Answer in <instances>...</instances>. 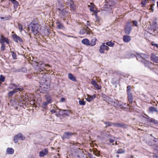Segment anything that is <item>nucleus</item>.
<instances>
[{
    "instance_id": "obj_1",
    "label": "nucleus",
    "mask_w": 158,
    "mask_h": 158,
    "mask_svg": "<svg viewBox=\"0 0 158 158\" xmlns=\"http://www.w3.org/2000/svg\"><path fill=\"white\" fill-rule=\"evenodd\" d=\"M40 27V26L38 24L31 23L30 24L28 28L31 29L34 34L35 35L39 33Z\"/></svg>"
},
{
    "instance_id": "obj_2",
    "label": "nucleus",
    "mask_w": 158,
    "mask_h": 158,
    "mask_svg": "<svg viewBox=\"0 0 158 158\" xmlns=\"http://www.w3.org/2000/svg\"><path fill=\"white\" fill-rule=\"evenodd\" d=\"M56 5L57 6V9L61 16H64L67 14V11L66 9H63V6L61 4H60L58 3Z\"/></svg>"
},
{
    "instance_id": "obj_3",
    "label": "nucleus",
    "mask_w": 158,
    "mask_h": 158,
    "mask_svg": "<svg viewBox=\"0 0 158 158\" xmlns=\"http://www.w3.org/2000/svg\"><path fill=\"white\" fill-rule=\"evenodd\" d=\"M109 102L110 104H112L115 107H119L122 109L124 108L123 105L125 106L126 105V103L123 104L117 100H115V101L110 100Z\"/></svg>"
},
{
    "instance_id": "obj_4",
    "label": "nucleus",
    "mask_w": 158,
    "mask_h": 158,
    "mask_svg": "<svg viewBox=\"0 0 158 158\" xmlns=\"http://www.w3.org/2000/svg\"><path fill=\"white\" fill-rule=\"evenodd\" d=\"M109 49V48L106 45L105 43H103L100 46L99 49V52L101 53H105V51H108Z\"/></svg>"
},
{
    "instance_id": "obj_5",
    "label": "nucleus",
    "mask_w": 158,
    "mask_h": 158,
    "mask_svg": "<svg viewBox=\"0 0 158 158\" xmlns=\"http://www.w3.org/2000/svg\"><path fill=\"white\" fill-rule=\"evenodd\" d=\"M136 57L137 60L140 61H142V60L141 59L145 60V59L148 57V56L143 53H139L137 54Z\"/></svg>"
},
{
    "instance_id": "obj_6",
    "label": "nucleus",
    "mask_w": 158,
    "mask_h": 158,
    "mask_svg": "<svg viewBox=\"0 0 158 158\" xmlns=\"http://www.w3.org/2000/svg\"><path fill=\"white\" fill-rule=\"evenodd\" d=\"M66 4L68 6H69L70 8L73 10H74L76 9L75 5L72 0H68L66 2Z\"/></svg>"
},
{
    "instance_id": "obj_7",
    "label": "nucleus",
    "mask_w": 158,
    "mask_h": 158,
    "mask_svg": "<svg viewBox=\"0 0 158 158\" xmlns=\"http://www.w3.org/2000/svg\"><path fill=\"white\" fill-rule=\"evenodd\" d=\"M9 89H13V91L17 92L20 90V89L18 86L13 84H11L10 85Z\"/></svg>"
},
{
    "instance_id": "obj_8",
    "label": "nucleus",
    "mask_w": 158,
    "mask_h": 158,
    "mask_svg": "<svg viewBox=\"0 0 158 158\" xmlns=\"http://www.w3.org/2000/svg\"><path fill=\"white\" fill-rule=\"evenodd\" d=\"M85 33H86L87 34H89L90 33V29L88 27H84L80 31V34H83Z\"/></svg>"
},
{
    "instance_id": "obj_9",
    "label": "nucleus",
    "mask_w": 158,
    "mask_h": 158,
    "mask_svg": "<svg viewBox=\"0 0 158 158\" xmlns=\"http://www.w3.org/2000/svg\"><path fill=\"white\" fill-rule=\"evenodd\" d=\"M73 134V133L69 132H65L64 133V134L63 136V139H69L72 136Z\"/></svg>"
},
{
    "instance_id": "obj_10",
    "label": "nucleus",
    "mask_w": 158,
    "mask_h": 158,
    "mask_svg": "<svg viewBox=\"0 0 158 158\" xmlns=\"http://www.w3.org/2000/svg\"><path fill=\"white\" fill-rule=\"evenodd\" d=\"M5 42H6L8 44L9 43V41L8 38L4 37L3 35H2L1 38H0V43L1 44H5Z\"/></svg>"
},
{
    "instance_id": "obj_11",
    "label": "nucleus",
    "mask_w": 158,
    "mask_h": 158,
    "mask_svg": "<svg viewBox=\"0 0 158 158\" xmlns=\"http://www.w3.org/2000/svg\"><path fill=\"white\" fill-rule=\"evenodd\" d=\"M13 37L14 40L17 43H18V42H22L23 41L22 39L20 37L17 35L16 34L13 35Z\"/></svg>"
},
{
    "instance_id": "obj_12",
    "label": "nucleus",
    "mask_w": 158,
    "mask_h": 158,
    "mask_svg": "<svg viewBox=\"0 0 158 158\" xmlns=\"http://www.w3.org/2000/svg\"><path fill=\"white\" fill-rule=\"evenodd\" d=\"M91 84L97 89H100L101 88V86L98 85L95 80L92 79L91 80Z\"/></svg>"
},
{
    "instance_id": "obj_13",
    "label": "nucleus",
    "mask_w": 158,
    "mask_h": 158,
    "mask_svg": "<svg viewBox=\"0 0 158 158\" xmlns=\"http://www.w3.org/2000/svg\"><path fill=\"white\" fill-rule=\"evenodd\" d=\"M48 153V151L47 149L45 148L44 150L41 151L39 152V156L40 157H44L47 155Z\"/></svg>"
},
{
    "instance_id": "obj_14",
    "label": "nucleus",
    "mask_w": 158,
    "mask_h": 158,
    "mask_svg": "<svg viewBox=\"0 0 158 158\" xmlns=\"http://www.w3.org/2000/svg\"><path fill=\"white\" fill-rule=\"evenodd\" d=\"M90 5H88L90 7L89 8L90 10L94 13H97V12H98V11H97V10H94V9L96 8L95 6L92 3H90Z\"/></svg>"
},
{
    "instance_id": "obj_15",
    "label": "nucleus",
    "mask_w": 158,
    "mask_h": 158,
    "mask_svg": "<svg viewBox=\"0 0 158 158\" xmlns=\"http://www.w3.org/2000/svg\"><path fill=\"white\" fill-rule=\"evenodd\" d=\"M151 58L153 61L155 63H158V56H156L154 54H151Z\"/></svg>"
},
{
    "instance_id": "obj_16",
    "label": "nucleus",
    "mask_w": 158,
    "mask_h": 158,
    "mask_svg": "<svg viewBox=\"0 0 158 158\" xmlns=\"http://www.w3.org/2000/svg\"><path fill=\"white\" fill-rule=\"evenodd\" d=\"M96 95L94 94L92 96L88 95L87 97L86 98V99L89 102L92 101L96 97Z\"/></svg>"
},
{
    "instance_id": "obj_17",
    "label": "nucleus",
    "mask_w": 158,
    "mask_h": 158,
    "mask_svg": "<svg viewBox=\"0 0 158 158\" xmlns=\"http://www.w3.org/2000/svg\"><path fill=\"white\" fill-rule=\"evenodd\" d=\"M45 97L47 101L49 102V103H51L52 102V100L50 95L48 94H47L45 95Z\"/></svg>"
},
{
    "instance_id": "obj_18",
    "label": "nucleus",
    "mask_w": 158,
    "mask_h": 158,
    "mask_svg": "<svg viewBox=\"0 0 158 158\" xmlns=\"http://www.w3.org/2000/svg\"><path fill=\"white\" fill-rule=\"evenodd\" d=\"M128 94V99L129 102L130 103H132L133 102V95L131 92H129Z\"/></svg>"
},
{
    "instance_id": "obj_19",
    "label": "nucleus",
    "mask_w": 158,
    "mask_h": 158,
    "mask_svg": "<svg viewBox=\"0 0 158 158\" xmlns=\"http://www.w3.org/2000/svg\"><path fill=\"white\" fill-rule=\"evenodd\" d=\"M123 41L125 42H128L130 41L131 38L130 36L127 35H124L123 36Z\"/></svg>"
},
{
    "instance_id": "obj_20",
    "label": "nucleus",
    "mask_w": 158,
    "mask_h": 158,
    "mask_svg": "<svg viewBox=\"0 0 158 158\" xmlns=\"http://www.w3.org/2000/svg\"><path fill=\"white\" fill-rule=\"evenodd\" d=\"M81 43L86 45L88 46L90 45V42L87 39H84L82 40Z\"/></svg>"
},
{
    "instance_id": "obj_21",
    "label": "nucleus",
    "mask_w": 158,
    "mask_h": 158,
    "mask_svg": "<svg viewBox=\"0 0 158 158\" xmlns=\"http://www.w3.org/2000/svg\"><path fill=\"white\" fill-rule=\"evenodd\" d=\"M143 62L145 66L149 68H150L151 65L152 64L151 63L146 60H144Z\"/></svg>"
},
{
    "instance_id": "obj_22",
    "label": "nucleus",
    "mask_w": 158,
    "mask_h": 158,
    "mask_svg": "<svg viewBox=\"0 0 158 158\" xmlns=\"http://www.w3.org/2000/svg\"><path fill=\"white\" fill-rule=\"evenodd\" d=\"M132 29V28L131 27L127 26L125 28V32L126 34H129Z\"/></svg>"
},
{
    "instance_id": "obj_23",
    "label": "nucleus",
    "mask_w": 158,
    "mask_h": 158,
    "mask_svg": "<svg viewBox=\"0 0 158 158\" xmlns=\"http://www.w3.org/2000/svg\"><path fill=\"white\" fill-rule=\"evenodd\" d=\"M77 157V158H87L86 155L82 152L80 153Z\"/></svg>"
},
{
    "instance_id": "obj_24",
    "label": "nucleus",
    "mask_w": 158,
    "mask_h": 158,
    "mask_svg": "<svg viewBox=\"0 0 158 158\" xmlns=\"http://www.w3.org/2000/svg\"><path fill=\"white\" fill-rule=\"evenodd\" d=\"M68 75L69 78V79L70 80L73 81H76V78L74 77L73 74L71 73H69L68 74Z\"/></svg>"
},
{
    "instance_id": "obj_25",
    "label": "nucleus",
    "mask_w": 158,
    "mask_h": 158,
    "mask_svg": "<svg viewBox=\"0 0 158 158\" xmlns=\"http://www.w3.org/2000/svg\"><path fill=\"white\" fill-rule=\"evenodd\" d=\"M97 40L95 38H94L93 39H92L90 42V45L91 46H93L95 45L96 44V41Z\"/></svg>"
},
{
    "instance_id": "obj_26",
    "label": "nucleus",
    "mask_w": 158,
    "mask_h": 158,
    "mask_svg": "<svg viewBox=\"0 0 158 158\" xmlns=\"http://www.w3.org/2000/svg\"><path fill=\"white\" fill-rule=\"evenodd\" d=\"M6 152L8 154H13L14 153V150L11 148H9L7 149Z\"/></svg>"
},
{
    "instance_id": "obj_27",
    "label": "nucleus",
    "mask_w": 158,
    "mask_h": 158,
    "mask_svg": "<svg viewBox=\"0 0 158 158\" xmlns=\"http://www.w3.org/2000/svg\"><path fill=\"white\" fill-rule=\"evenodd\" d=\"M149 111L153 112L154 111L158 112V111L154 107H150L149 108Z\"/></svg>"
},
{
    "instance_id": "obj_28",
    "label": "nucleus",
    "mask_w": 158,
    "mask_h": 158,
    "mask_svg": "<svg viewBox=\"0 0 158 158\" xmlns=\"http://www.w3.org/2000/svg\"><path fill=\"white\" fill-rule=\"evenodd\" d=\"M17 136H18L19 139L21 140H24L25 138L24 136L20 133H19L17 134Z\"/></svg>"
},
{
    "instance_id": "obj_29",
    "label": "nucleus",
    "mask_w": 158,
    "mask_h": 158,
    "mask_svg": "<svg viewBox=\"0 0 158 158\" xmlns=\"http://www.w3.org/2000/svg\"><path fill=\"white\" fill-rule=\"evenodd\" d=\"M57 28L58 29H63L64 27L63 25L59 22H57Z\"/></svg>"
},
{
    "instance_id": "obj_30",
    "label": "nucleus",
    "mask_w": 158,
    "mask_h": 158,
    "mask_svg": "<svg viewBox=\"0 0 158 158\" xmlns=\"http://www.w3.org/2000/svg\"><path fill=\"white\" fill-rule=\"evenodd\" d=\"M106 45H108L110 47H112L114 44V43L111 41L106 42L105 43Z\"/></svg>"
},
{
    "instance_id": "obj_31",
    "label": "nucleus",
    "mask_w": 158,
    "mask_h": 158,
    "mask_svg": "<svg viewBox=\"0 0 158 158\" xmlns=\"http://www.w3.org/2000/svg\"><path fill=\"white\" fill-rule=\"evenodd\" d=\"M125 152V150L122 149H119L117 150L116 153L118 154L123 153Z\"/></svg>"
},
{
    "instance_id": "obj_32",
    "label": "nucleus",
    "mask_w": 158,
    "mask_h": 158,
    "mask_svg": "<svg viewBox=\"0 0 158 158\" xmlns=\"http://www.w3.org/2000/svg\"><path fill=\"white\" fill-rule=\"evenodd\" d=\"M149 120L150 122L154 123L155 124H158V121H156L155 119L153 118H150L149 119Z\"/></svg>"
},
{
    "instance_id": "obj_33",
    "label": "nucleus",
    "mask_w": 158,
    "mask_h": 158,
    "mask_svg": "<svg viewBox=\"0 0 158 158\" xmlns=\"http://www.w3.org/2000/svg\"><path fill=\"white\" fill-rule=\"evenodd\" d=\"M63 111H64V114L66 115H67V116H68V115H70V114L71 113V112H70V111L69 110H63Z\"/></svg>"
},
{
    "instance_id": "obj_34",
    "label": "nucleus",
    "mask_w": 158,
    "mask_h": 158,
    "mask_svg": "<svg viewBox=\"0 0 158 158\" xmlns=\"http://www.w3.org/2000/svg\"><path fill=\"white\" fill-rule=\"evenodd\" d=\"M19 139L18 138V136H17V135L15 136L14 138V141L15 143H18Z\"/></svg>"
},
{
    "instance_id": "obj_35",
    "label": "nucleus",
    "mask_w": 158,
    "mask_h": 158,
    "mask_svg": "<svg viewBox=\"0 0 158 158\" xmlns=\"http://www.w3.org/2000/svg\"><path fill=\"white\" fill-rule=\"evenodd\" d=\"M16 92L13 90L11 91H10L8 93V96L9 97H11L13 95V94L14 93H15Z\"/></svg>"
},
{
    "instance_id": "obj_36",
    "label": "nucleus",
    "mask_w": 158,
    "mask_h": 158,
    "mask_svg": "<svg viewBox=\"0 0 158 158\" xmlns=\"http://www.w3.org/2000/svg\"><path fill=\"white\" fill-rule=\"evenodd\" d=\"M48 103H49V102L47 101L43 102L42 105V107L44 108H46Z\"/></svg>"
},
{
    "instance_id": "obj_37",
    "label": "nucleus",
    "mask_w": 158,
    "mask_h": 158,
    "mask_svg": "<svg viewBox=\"0 0 158 158\" xmlns=\"http://www.w3.org/2000/svg\"><path fill=\"white\" fill-rule=\"evenodd\" d=\"M152 46H154L158 48V44L156 43L154 41H152L151 43Z\"/></svg>"
},
{
    "instance_id": "obj_38",
    "label": "nucleus",
    "mask_w": 158,
    "mask_h": 158,
    "mask_svg": "<svg viewBox=\"0 0 158 158\" xmlns=\"http://www.w3.org/2000/svg\"><path fill=\"white\" fill-rule=\"evenodd\" d=\"M79 103L80 105L84 106L85 104V102L84 100H79Z\"/></svg>"
},
{
    "instance_id": "obj_39",
    "label": "nucleus",
    "mask_w": 158,
    "mask_h": 158,
    "mask_svg": "<svg viewBox=\"0 0 158 158\" xmlns=\"http://www.w3.org/2000/svg\"><path fill=\"white\" fill-rule=\"evenodd\" d=\"M147 3V0H143L141 3V5L142 7L145 6Z\"/></svg>"
},
{
    "instance_id": "obj_40",
    "label": "nucleus",
    "mask_w": 158,
    "mask_h": 158,
    "mask_svg": "<svg viewBox=\"0 0 158 158\" xmlns=\"http://www.w3.org/2000/svg\"><path fill=\"white\" fill-rule=\"evenodd\" d=\"M18 26L20 32H22V31L23 30V28L22 25L21 24L18 23Z\"/></svg>"
},
{
    "instance_id": "obj_41",
    "label": "nucleus",
    "mask_w": 158,
    "mask_h": 158,
    "mask_svg": "<svg viewBox=\"0 0 158 158\" xmlns=\"http://www.w3.org/2000/svg\"><path fill=\"white\" fill-rule=\"evenodd\" d=\"M11 54L13 58L14 59H16V55L13 52H11Z\"/></svg>"
},
{
    "instance_id": "obj_42",
    "label": "nucleus",
    "mask_w": 158,
    "mask_h": 158,
    "mask_svg": "<svg viewBox=\"0 0 158 158\" xmlns=\"http://www.w3.org/2000/svg\"><path fill=\"white\" fill-rule=\"evenodd\" d=\"M2 44V46L1 48V50L2 51H4L5 50V44Z\"/></svg>"
},
{
    "instance_id": "obj_43",
    "label": "nucleus",
    "mask_w": 158,
    "mask_h": 158,
    "mask_svg": "<svg viewBox=\"0 0 158 158\" xmlns=\"http://www.w3.org/2000/svg\"><path fill=\"white\" fill-rule=\"evenodd\" d=\"M44 65L45 66H48V65L47 64L44 65V64H43V62L41 61H40L38 63L37 65L39 66V67H40V65Z\"/></svg>"
},
{
    "instance_id": "obj_44",
    "label": "nucleus",
    "mask_w": 158,
    "mask_h": 158,
    "mask_svg": "<svg viewBox=\"0 0 158 158\" xmlns=\"http://www.w3.org/2000/svg\"><path fill=\"white\" fill-rule=\"evenodd\" d=\"M131 89V87L130 86H128L127 87V93L129 92H130V91Z\"/></svg>"
},
{
    "instance_id": "obj_45",
    "label": "nucleus",
    "mask_w": 158,
    "mask_h": 158,
    "mask_svg": "<svg viewBox=\"0 0 158 158\" xmlns=\"http://www.w3.org/2000/svg\"><path fill=\"white\" fill-rule=\"evenodd\" d=\"M133 25L135 26H137L138 22L135 20H134L133 21Z\"/></svg>"
},
{
    "instance_id": "obj_46",
    "label": "nucleus",
    "mask_w": 158,
    "mask_h": 158,
    "mask_svg": "<svg viewBox=\"0 0 158 158\" xmlns=\"http://www.w3.org/2000/svg\"><path fill=\"white\" fill-rule=\"evenodd\" d=\"M13 4L14 5V7L15 6H16V7L18 5V2L16 1L15 0V1H14Z\"/></svg>"
},
{
    "instance_id": "obj_47",
    "label": "nucleus",
    "mask_w": 158,
    "mask_h": 158,
    "mask_svg": "<svg viewBox=\"0 0 158 158\" xmlns=\"http://www.w3.org/2000/svg\"><path fill=\"white\" fill-rule=\"evenodd\" d=\"M114 138H110L109 139L110 142V143H113L114 141Z\"/></svg>"
},
{
    "instance_id": "obj_48",
    "label": "nucleus",
    "mask_w": 158,
    "mask_h": 158,
    "mask_svg": "<svg viewBox=\"0 0 158 158\" xmlns=\"http://www.w3.org/2000/svg\"><path fill=\"white\" fill-rule=\"evenodd\" d=\"M114 126L117 127H121L122 126L120 124L118 123L114 124Z\"/></svg>"
},
{
    "instance_id": "obj_49",
    "label": "nucleus",
    "mask_w": 158,
    "mask_h": 158,
    "mask_svg": "<svg viewBox=\"0 0 158 158\" xmlns=\"http://www.w3.org/2000/svg\"><path fill=\"white\" fill-rule=\"evenodd\" d=\"M105 123L107 126H110L112 125V124L109 122H108Z\"/></svg>"
},
{
    "instance_id": "obj_50",
    "label": "nucleus",
    "mask_w": 158,
    "mask_h": 158,
    "mask_svg": "<svg viewBox=\"0 0 158 158\" xmlns=\"http://www.w3.org/2000/svg\"><path fill=\"white\" fill-rule=\"evenodd\" d=\"M66 36L68 37H72L75 38H77V37L75 36H73L69 35H66Z\"/></svg>"
},
{
    "instance_id": "obj_51",
    "label": "nucleus",
    "mask_w": 158,
    "mask_h": 158,
    "mask_svg": "<svg viewBox=\"0 0 158 158\" xmlns=\"http://www.w3.org/2000/svg\"><path fill=\"white\" fill-rule=\"evenodd\" d=\"M65 100V98H61L60 101L61 102H64Z\"/></svg>"
},
{
    "instance_id": "obj_52",
    "label": "nucleus",
    "mask_w": 158,
    "mask_h": 158,
    "mask_svg": "<svg viewBox=\"0 0 158 158\" xmlns=\"http://www.w3.org/2000/svg\"><path fill=\"white\" fill-rule=\"evenodd\" d=\"M51 112L52 113H55V110H51Z\"/></svg>"
},
{
    "instance_id": "obj_53",
    "label": "nucleus",
    "mask_w": 158,
    "mask_h": 158,
    "mask_svg": "<svg viewBox=\"0 0 158 158\" xmlns=\"http://www.w3.org/2000/svg\"><path fill=\"white\" fill-rule=\"evenodd\" d=\"M95 155L97 156H100V154L99 153H95Z\"/></svg>"
},
{
    "instance_id": "obj_54",
    "label": "nucleus",
    "mask_w": 158,
    "mask_h": 158,
    "mask_svg": "<svg viewBox=\"0 0 158 158\" xmlns=\"http://www.w3.org/2000/svg\"><path fill=\"white\" fill-rule=\"evenodd\" d=\"M15 0H11L10 1H11V2H12L13 3H14V1H15Z\"/></svg>"
},
{
    "instance_id": "obj_55",
    "label": "nucleus",
    "mask_w": 158,
    "mask_h": 158,
    "mask_svg": "<svg viewBox=\"0 0 158 158\" xmlns=\"http://www.w3.org/2000/svg\"><path fill=\"white\" fill-rule=\"evenodd\" d=\"M116 156L118 158L119 156V155H116Z\"/></svg>"
},
{
    "instance_id": "obj_56",
    "label": "nucleus",
    "mask_w": 158,
    "mask_h": 158,
    "mask_svg": "<svg viewBox=\"0 0 158 158\" xmlns=\"http://www.w3.org/2000/svg\"><path fill=\"white\" fill-rule=\"evenodd\" d=\"M0 18L2 19H4V17H1V18Z\"/></svg>"
},
{
    "instance_id": "obj_57",
    "label": "nucleus",
    "mask_w": 158,
    "mask_h": 158,
    "mask_svg": "<svg viewBox=\"0 0 158 158\" xmlns=\"http://www.w3.org/2000/svg\"><path fill=\"white\" fill-rule=\"evenodd\" d=\"M157 6L158 7V1L157 2Z\"/></svg>"
},
{
    "instance_id": "obj_58",
    "label": "nucleus",
    "mask_w": 158,
    "mask_h": 158,
    "mask_svg": "<svg viewBox=\"0 0 158 158\" xmlns=\"http://www.w3.org/2000/svg\"><path fill=\"white\" fill-rule=\"evenodd\" d=\"M87 25H89V24H88L89 22H87Z\"/></svg>"
},
{
    "instance_id": "obj_59",
    "label": "nucleus",
    "mask_w": 158,
    "mask_h": 158,
    "mask_svg": "<svg viewBox=\"0 0 158 158\" xmlns=\"http://www.w3.org/2000/svg\"><path fill=\"white\" fill-rule=\"evenodd\" d=\"M41 69L40 68V69H39V70L41 71Z\"/></svg>"
},
{
    "instance_id": "obj_60",
    "label": "nucleus",
    "mask_w": 158,
    "mask_h": 158,
    "mask_svg": "<svg viewBox=\"0 0 158 158\" xmlns=\"http://www.w3.org/2000/svg\"><path fill=\"white\" fill-rule=\"evenodd\" d=\"M97 81H98V79H97Z\"/></svg>"
},
{
    "instance_id": "obj_61",
    "label": "nucleus",
    "mask_w": 158,
    "mask_h": 158,
    "mask_svg": "<svg viewBox=\"0 0 158 158\" xmlns=\"http://www.w3.org/2000/svg\"><path fill=\"white\" fill-rule=\"evenodd\" d=\"M97 81H98V79H97Z\"/></svg>"
},
{
    "instance_id": "obj_62",
    "label": "nucleus",
    "mask_w": 158,
    "mask_h": 158,
    "mask_svg": "<svg viewBox=\"0 0 158 158\" xmlns=\"http://www.w3.org/2000/svg\"><path fill=\"white\" fill-rule=\"evenodd\" d=\"M115 143L116 144H117V142H115Z\"/></svg>"
},
{
    "instance_id": "obj_63",
    "label": "nucleus",
    "mask_w": 158,
    "mask_h": 158,
    "mask_svg": "<svg viewBox=\"0 0 158 158\" xmlns=\"http://www.w3.org/2000/svg\"><path fill=\"white\" fill-rule=\"evenodd\" d=\"M96 158L95 157H92V158Z\"/></svg>"
},
{
    "instance_id": "obj_64",
    "label": "nucleus",
    "mask_w": 158,
    "mask_h": 158,
    "mask_svg": "<svg viewBox=\"0 0 158 158\" xmlns=\"http://www.w3.org/2000/svg\"><path fill=\"white\" fill-rule=\"evenodd\" d=\"M43 69H45L44 68Z\"/></svg>"
}]
</instances>
